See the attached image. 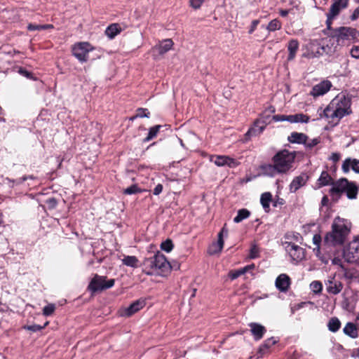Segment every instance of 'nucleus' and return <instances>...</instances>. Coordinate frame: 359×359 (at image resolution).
<instances>
[{
    "mask_svg": "<svg viewBox=\"0 0 359 359\" xmlns=\"http://www.w3.org/2000/svg\"><path fill=\"white\" fill-rule=\"evenodd\" d=\"M351 104V97L348 95L339 93L325 109L319 113V116L320 118H326L329 123L336 126L342 118L353 113Z\"/></svg>",
    "mask_w": 359,
    "mask_h": 359,
    "instance_id": "obj_1",
    "label": "nucleus"
},
{
    "mask_svg": "<svg viewBox=\"0 0 359 359\" xmlns=\"http://www.w3.org/2000/svg\"><path fill=\"white\" fill-rule=\"evenodd\" d=\"M331 228V231L325 236L324 243L331 246L344 245L351 232V222L338 216L334 219Z\"/></svg>",
    "mask_w": 359,
    "mask_h": 359,
    "instance_id": "obj_2",
    "label": "nucleus"
},
{
    "mask_svg": "<svg viewBox=\"0 0 359 359\" xmlns=\"http://www.w3.org/2000/svg\"><path fill=\"white\" fill-rule=\"evenodd\" d=\"M344 193L348 199H355L358 194V189L355 182L342 177L337 180L334 186L329 190V194L334 203L338 202Z\"/></svg>",
    "mask_w": 359,
    "mask_h": 359,
    "instance_id": "obj_3",
    "label": "nucleus"
},
{
    "mask_svg": "<svg viewBox=\"0 0 359 359\" xmlns=\"http://www.w3.org/2000/svg\"><path fill=\"white\" fill-rule=\"evenodd\" d=\"M296 157L297 151L283 149L273 155L271 162L274 163L278 168V174H287L293 169Z\"/></svg>",
    "mask_w": 359,
    "mask_h": 359,
    "instance_id": "obj_4",
    "label": "nucleus"
},
{
    "mask_svg": "<svg viewBox=\"0 0 359 359\" xmlns=\"http://www.w3.org/2000/svg\"><path fill=\"white\" fill-rule=\"evenodd\" d=\"M144 264L147 265L151 271L146 272L148 275H151L154 271L161 276H165L170 272L172 266L166 259L163 254L157 253L152 257L148 258L144 261Z\"/></svg>",
    "mask_w": 359,
    "mask_h": 359,
    "instance_id": "obj_5",
    "label": "nucleus"
},
{
    "mask_svg": "<svg viewBox=\"0 0 359 359\" xmlns=\"http://www.w3.org/2000/svg\"><path fill=\"white\" fill-rule=\"evenodd\" d=\"M330 36L334 39L339 43L348 41L350 42H356L359 40V31L352 27L341 26L335 28Z\"/></svg>",
    "mask_w": 359,
    "mask_h": 359,
    "instance_id": "obj_6",
    "label": "nucleus"
},
{
    "mask_svg": "<svg viewBox=\"0 0 359 359\" xmlns=\"http://www.w3.org/2000/svg\"><path fill=\"white\" fill-rule=\"evenodd\" d=\"M115 284L114 278L107 279V276L95 274L88 284V290L96 293L112 287Z\"/></svg>",
    "mask_w": 359,
    "mask_h": 359,
    "instance_id": "obj_7",
    "label": "nucleus"
},
{
    "mask_svg": "<svg viewBox=\"0 0 359 359\" xmlns=\"http://www.w3.org/2000/svg\"><path fill=\"white\" fill-rule=\"evenodd\" d=\"M93 50V47L88 42H78L72 48V55L81 62L88 61V53Z\"/></svg>",
    "mask_w": 359,
    "mask_h": 359,
    "instance_id": "obj_8",
    "label": "nucleus"
},
{
    "mask_svg": "<svg viewBox=\"0 0 359 359\" xmlns=\"http://www.w3.org/2000/svg\"><path fill=\"white\" fill-rule=\"evenodd\" d=\"M283 245L292 261L298 262L305 257V250L302 247L287 241L284 242Z\"/></svg>",
    "mask_w": 359,
    "mask_h": 359,
    "instance_id": "obj_9",
    "label": "nucleus"
},
{
    "mask_svg": "<svg viewBox=\"0 0 359 359\" xmlns=\"http://www.w3.org/2000/svg\"><path fill=\"white\" fill-rule=\"evenodd\" d=\"M339 278H344L347 284H351L353 281L359 283V271L355 268H347L341 265V271L337 273Z\"/></svg>",
    "mask_w": 359,
    "mask_h": 359,
    "instance_id": "obj_10",
    "label": "nucleus"
},
{
    "mask_svg": "<svg viewBox=\"0 0 359 359\" xmlns=\"http://www.w3.org/2000/svg\"><path fill=\"white\" fill-rule=\"evenodd\" d=\"M324 47L321 46L317 41H311L306 45V51L303 57L311 59L323 55Z\"/></svg>",
    "mask_w": 359,
    "mask_h": 359,
    "instance_id": "obj_11",
    "label": "nucleus"
},
{
    "mask_svg": "<svg viewBox=\"0 0 359 359\" xmlns=\"http://www.w3.org/2000/svg\"><path fill=\"white\" fill-rule=\"evenodd\" d=\"M210 161L219 167L227 165L229 168H236L239 165L237 160L224 155L211 156Z\"/></svg>",
    "mask_w": 359,
    "mask_h": 359,
    "instance_id": "obj_12",
    "label": "nucleus"
},
{
    "mask_svg": "<svg viewBox=\"0 0 359 359\" xmlns=\"http://www.w3.org/2000/svg\"><path fill=\"white\" fill-rule=\"evenodd\" d=\"M337 274H335L333 277H330L329 279L325 282L326 290L329 294H338L343 290L344 285L340 280L341 278L337 279Z\"/></svg>",
    "mask_w": 359,
    "mask_h": 359,
    "instance_id": "obj_13",
    "label": "nucleus"
},
{
    "mask_svg": "<svg viewBox=\"0 0 359 359\" xmlns=\"http://www.w3.org/2000/svg\"><path fill=\"white\" fill-rule=\"evenodd\" d=\"M259 119H256L254 121L253 126L250 127L247 133L245 134V141H249L252 137H256L259 135L264 130L266 123L263 121L262 125H259L260 123Z\"/></svg>",
    "mask_w": 359,
    "mask_h": 359,
    "instance_id": "obj_14",
    "label": "nucleus"
},
{
    "mask_svg": "<svg viewBox=\"0 0 359 359\" xmlns=\"http://www.w3.org/2000/svg\"><path fill=\"white\" fill-rule=\"evenodd\" d=\"M332 86V84L330 81L323 80L312 88L310 94L314 97L322 96L327 93Z\"/></svg>",
    "mask_w": 359,
    "mask_h": 359,
    "instance_id": "obj_15",
    "label": "nucleus"
},
{
    "mask_svg": "<svg viewBox=\"0 0 359 359\" xmlns=\"http://www.w3.org/2000/svg\"><path fill=\"white\" fill-rule=\"evenodd\" d=\"M309 180V176L305 172H302L299 176L295 177L290 184V191L291 193H295L301 187L306 185Z\"/></svg>",
    "mask_w": 359,
    "mask_h": 359,
    "instance_id": "obj_16",
    "label": "nucleus"
},
{
    "mask_svg": "<svg viewBox=\"0 0 359 359\" xmlns=\"http://www.w3.org/2000/svg\"><path fill=\"white\" fill-rule=\"evenodd\" d=\"M349 3L350 0H331V5L328 11L339 16L343 11L348 7Z\"/></svg>",
    "mask_w": 359,
    "mask_h": 359,
    "instance_id": "obj_17",
    "label": "nucleus"
},
{
    "mask_svg": "<svg viewBox=\"0 0 359 359\" xmlns=\"http://www.w3.org/2000/svg\"><path fill=\"white\" fill-rule=\"evenodd\" d=\"M250 332L255 341H259L263 338L266 332V329L262 325L257 323H250L249 324Z\"/></svg>",
    "mask_w": 359,
    "mask_h": 359,
    "instance_id": "obj_18",
    "label": "nucleus"
},
{
    "mask_svg": "<svg viewBox=\"0 0 359 359\" xmlns=\"http://www.w3.org/2000/svg\"><path fill=\"white\" fill-rule=\"evenodd\" d=\"M275 284L279 291L285 292L290 286L291 279L287 274L281 273L276 278Z\"/></svg>",
    "mask_w": 359,
    "mask_h": 359,
    "instance_id": "obj_19",
    "label": "nucleus"
},
{
    "mask_svg": "<svg viewBox=\"0 0 359 359\" xmlns=\"http://www.w3.org/2000/svg\"><path fill=\"white\" fill-rule=\"evenodd\" d=\"M174 43L171 39H167L161 41L158 44L152 48L154 53L156 52L158 55H163L172 49Z\"/></svg>",
    "mask_w": 359,
    "mask_h": 359,
    "instance_id": "obj_20",
    "label": "nucleus"
},
{
    "mask_svg": "<svg viewBox=\"0 0 359 359\" xmlns=\"http://www.w3.org/2000/svg\"><path fill=\"white\" fill-rule=\"evenodd\" d=\"M337 180H334L329 172L326 170H324L321 172L319 178L316 182L317 189L322 188L325 186L332 185L334 187Z\"/></svg>",
    "mask_w": 359,
    "mask_h": 359,
    "instance_id": "obj_21",
    "label": "nucleus"
},
{
    "mask_svg": "<svg viewBox=\"0 0 359 359\" xmlns=\"http://www.w3.org/2000/svg\"><path fill=\"white\" fill-rule=\"evenodd\" d=\"M299 48V42L296 39H290L287 44V49L288 51V55L287 60L288 62L292 61L297 55V53Z\"/></svg>",
    "mask_w": 359,
    "mask_h": 359,
    "instance_id": "obj_22",
    "label": "nucleus"
},
{
    "mask_svg": "<svg viewBox=\"0 0 359 359\" xmlns=\"http://www.w3.org/2000/svg\"><path fill=\"white\" fill-rule=\"evenodd\" d=\"M307 140H309L308 135L302 133L292 132L287 137V141L292 144H304Z\"/></svg>",
    "mask_w": 359,
    "mask_h": 359,
    "instance_id": "obj_23",
    "label": "nucleus"
},
{
    "mask_svg": "<svg viewBox=\"0 0 359 359\" xmlns=\"http://www.w3.org/2000/svg\"><path fill=\"white\" fill-rule=\"evenodd\" d=\"M145 300L144 299H137L133 302L126 309V316H131L145 306Z\"/></svg>",
    "mask_w": 359,
    "mask_h": 359,
    "instance_id": "obj_24",
    "label": "nucleus"
},
{
    "mask_svg": "<svg viewBox=\"0 0 359 359\" xmlns=\"http://www.w3.org/2000/svg\"><path fill=\"white\" fill-rule=\"evenodd\" d=\"M350 166L356 173H359V160L346 158L342 164L341 169L344 173H348L350 170Z\"/></svg>",
    "mask_w": 359,
    "mask_h": 359,
    "instance_id": "obj_25",
    "label": "nucleus"
},
{
    "mask_svg": "<svg viewBox=\"0 0 359 359\" xmlns=\"http://www.w3.org/2000/svg\"><path fill=\"white\" fill-rule=\"evenodd\" d=\"M278 342L274 337H270L266 339L259 347L257 353L259 354V357H262L267 353L269 349L275 345Z\"/></svg>",
    "mask_w": 359,
    "mask_h": 359,
    "instance_id": "obj_26",
    "label": "nucleus"
},
{
    "mask_svg": "<svg viewBox=\"0 0 359 359\" xmlns=\"http://www.w3.org/2000/svg\"><path fill=\"white\" fill-rule=\"evenodd\" d=\"M260 169L262 172L269 177H274L278 174V168H276L274 163H264L260 165Z\"/></svg>",
    "mask_w": 359,
    "mask_h": 359,
    "instance_id": "obj_27",
    "label": "nucleus"
},
{
    "mask_svg": "<svg viewBox=\"0 0 359 359\" xmlns=\"http://www.w3.org/2000/svg\"><path fill=\"white\" fill-rule=\"evenodd\" d=\"M343 332L346 335L353 339H355L358 337L357 327L353 323H347L343 329Z\"/></svg>",
    "mask_w": 359,
    "mask_h": 359,
    "instance_id": "obj_28",
    "label": "nucleus"
},
{
    "mask_svg": "<svg viewBox=\"0 0 359 359\" xmlns=\"http://www.w3.org/2000/svg\"><path fill=\"white\" fill-rule=\"evenodd\" d=\"M121 28L118 23H113L109 25L105 29V34L111 39L120 34Z\"/></svg>",
    "mask_w": 359,
    "mask_h": 359,
    "instance_id": "obj_29",
    "label": "nucleus"
},
{
    "mask_svg": "<svg viewBox=\"0 0 359 359\" xmlns=\"http://www.w3.org/2000/svg\"><path fill=\"white\" fill-rule=\"evenodd\" d=\"M271 201L272 194L270 192H264L261 195L260 203L266 212H269Z\"/></svg>",
    "mask_w": 359,
    "mask_h": 359,
    "instance_id": "obj_30",
    "label": "nucleus"
},
{
    "mask_svg": "<svg viewBox=\"0 0 359 359\" xmlns=\"http://www.w3.org/2000/svg\"><path fill=\"white\" fill-rule=\"evenodd\" d=\"M310 121V116L303 113L290 115L289 122L290 123H307Z\"/></svg>",
    "mask_w": 359,
    "mask_h": 359,
    "instance_id": "obj_31",
    "label": "nucleus"
},
{
    "mask_svg": "<svg viewBox=\"0 0 359 359\" xmlns=\"http://www.w3.org/2000/svg\"><path fill=\"white\" fill-rule=\"evenodd\" d=\"M341 322L337 317H332L327 323V328L332 332H337L341 327Z\"/></svg>",
    "mask_w": 359,
    "mask_h": 359,
    "instance_id": "obj_32",
    "label": "nucleus"
},
{
    "mask_svg": "<svg viewBox=\"0 0 359 359\" xmlns=\"http://www.w3.org/2000/svg\"><path fill=\"white\" fill-rule=\"evenodd\" d=\"M122 263L127 266L137 268L139 266V259L135 256L127 255L124 256L122 259Z\"/></svg>",
    "mask_w": 359,
    "mask_h": 359,
    "instance_id": "obj_33",
    "label": "nucleus"
},
{
    "mask_svg": "<svg viewBox=\"0 0 359 359\" xmlns=\"http://www.w3.org/2000/svg\"><path fill=\"white\" fill-rule=\"evenodd\" d=\"M250 212L245 208L238 210L237 215L233 218L235 223H240L243 219L248 218L250 215Z\"/></svg>",
    "mask_w": 359,
    "mask_h": 359,
    "instance_id": "obj_34",
    "label": "nucleus"
},
{
    "mask_svg": "<svg viewBox=\"0 0 359 359\" xmlns=\"http://www.w3.org/2000/svg\"><path fill=\"white\" fill-rule=\"evenodd\" d=\"M161 127L162 126L161 125H156L150 128L147 136L144 138L143 142H147L156 137Z\"/></svg>",
    "mask_w": 359,
    "mask_h": 359,
    "instance_id": "obj_35",
    "label": "nucleus"
},
{
    "mask_svg": "<svg viewBox=\"0 0 359 359\" xmlns=\"http://www.w3.org/2000/svg\"><path fill=\"white\" fill-rule=\"evenodd\" d=\"M339 16L334 14L333 13L327 11V12L326 13V25H327V29L330 31V33H332L333 32V30L335 29V28H333L332 27V25L333 23V21L337 19Z\"/></svg>",
    "mask_w": 359,
    "mask_h": 359,
    "instance_id": "obj_36",
    "label": "nucleus"
},
{
    "mask_svg": "<svg viewBox=\"0 0 359 359\" xmlns=\"http://www.w3.org/2000/svg\"><path fill=\"white\" fill-rule=\"evenodd\" d=\"M226 224L222 228L221 231L218 233V239H217V245H218V252L222 251L224 247V238L223 236L228 235V229L226 228Z\"/></svg>",
    "mask_w": 359,
    "mask_h": 359,
    "instance_id": "obj_37",
    "label": "nucleus"
},
{
    "mask_svg": "<svg viewBox=\"0 0 359 359\" xmlns=\"http://www.w3.org/2000/svg\"><path fill=\"white\" fill-rule=\"evenodd\" d=\"M281 27V22L278 19L276 18L269 22L266 29L269 32H275L276 30L280 29Z\"/></svg>",
    "mask_w": 359,
    "mask_h": 359,
    "instance_id": "obj_38",
    "label": "nucleus"
},
{
    "mask_svg": "<svg viewBox=\"0 0 359 359\" xmlns=\"http://www.w3.org/2000/svg\"><path fill=\"white\" fill-rule=\"evenodd\" d=\"M142 192V189L140 188L139 186L136 184H133L130 187L125 189L123 191V193L126 195L136 194Z\"/></svg>",
    "mask_w": 359,
    "mask_h": 359,
    "instance_id": "obj_39",
    "label": "nucleus"
},
{
    "mask_svg": "<svg viewBox=\"0 0 359 359\" xmlns=\"http://www.w3.org/2000/svg\"><path fill=\"white\" fill-rule=\"evenodd\" d=\"M56 309L55 304H48L45 306L43 309V315L45 316H50L53 314Z\"/></svg>",
    "mask_w": 359,
    "mask_h": 359,
    "instance_id": "obj_40",
    "label": "nucleus"
},
{
    "mask_svg": "<svg viewBox=\"0 0 359 359\" xmlns=\"http://www.w3.org/2000/svg\"><path fill=\"white\" fill-rule=\"evenodd\" d=\"M174 248L172 241L170 239H167L161 244V248L166 252H170Z\"/></svg>",
    "mask_w": 359,
    "mask_h": 359,
    "instance_id": "obj_41",
    "label": "nucleus"
},
{
    "mask_svg": "<svg viewBox=\"0 0 359 359\" xmlns=\"http://www.w3.org/2000/svg\"><path fill=\"white\" fill-rule=\"evenodd\" d=\"M18 72L23 76L29 79H31V80H33V81H36L37 80V78L34 76V74L31 72H29L28 70H27L25 68H20Z\"/></svg>",
    "mask_w": 359,
    "mask_h": 359,
    "instance_id": "obj_42",
    "label": "nucleus"
},
{
    "mask_svg": "<svg viewBox=\"0 0 359 359\" xmlns=\"http://www.w3.org/2000/svg\"><path fill=\"white\" fill-rule=\"evenodd\" d=\"M311 288L316 294L320 293L323 290V285L320 281L315 280L311 283Z\"/></svg>",
    "mask_w": 359,
    "mask_h": 359,
    "instance_id": "obj_43",
    "label": "nucleus"
},
{
    "mask_svg": "<svg viewBox=\"0 0 359 359\" xmlns=\"http://www.w3.org/2000/svg\"><path fill=\"white\" fill-rule=\"evenodd\" d=\"M136 114L137 116H138V118H149L150 112L148 111L147 109L140 107L137 109Z\"/></svg>",
    "mask_w": 359,
    "mask_h": 359,
    "instance_id": "obj_44",
    "label": "nucleus"
},
{
    "mask_svg": "<svg viewBox=\"0 0 359 359\" xmlns=\"http://www.w3.org/2000/svg\"><path fill=\"white\" fill-rule=\"evenodd\" d=\"M244 273H245V271H243L242 269H240L236 271H230L229 273V277L231 280H234Z\"/></svg>",
    "mask_w": 359,
    "mask_h": 359,
    "instance_id": "obj_45",
    "label": "nucleus"
},
{
    "mask_svg": "<svg viewBox=\"0 0 359 359\" xmlns=\"http://www.w3.org/2000/svg\"><path fill=\"white\" fill-rule=\"evenodd\" d=\"M46 324L47 323H46L44 326H41L39 325H25L24 326V329L32 331L33 332H36L43 329Z\"/></svg>",
    "mask_w": 359,
    "mask_h": 359,
    "instance_id": "obj_46",
    "label": "nucleus"
},
{
    "mask_svg": "<svg viewBox=\"0 0 359 359\" xmlns=\"http://www.w3.org/2000/svg\"><path fill=\"white\" fill-rule=\"evenodd\" d=\"M289 117H290V115L277 114V115L273 116L272 120L275 122L285 121H289Z\"/></svg>",
    "mask_w": 359,
    "mask_h": 359,
    "instance_id": "obj_47",
    "label": "nucleus"
},
{
    "mask_svg": "<svg viewBox=\"0 0 359 359\" xmlns=\"http://www.w3.org/2000/svg\"><path fill=\"white\" fill-rule=\"evenodd\" d=\"M320 143V140L318 138H314L313 140H311L310 141H306V143H304V145L306 148L312 149L314 147H316L317 144Z\"/></svg>",
    "mask_w": 359,
    "mask_h": 359,
    "instance_id": "obj_48",
    "label": "nucleus"
},
{
    "mask_svg": "<svg viewBox=\"0 0 359 359\" xmlns=\"http://www.w3.org/2000/svg\"><path fill=\"white\" fill-rule=\"evenodd\" d=\"M205 0H189L190 6L194 9H198Z\"/></svg>",
    "mask_w": 359,
    "mask_h": 359,
    "instance_id": "obj_49",
    "label": "nucleus"
},
{
    "mask_svg": "<svg viewBox=\"0 0 359 359\" xmlns=\"http://www.w3.org/2000/svg\"><path fill=\"white\" fill-rule=\"evenodd\" d=\"M42 25H36L32 23H29L27 28L28 31H36V30H43Z\"/></svg>",
    "mask_w": 359,
    "mask_h": 359,
    "instance_id": "obj_50",
    "label": "nucleus"
},
{
    "mask_svg": "<svg viewBox=\"0 0 359 359\" xmlns=\"http://www.w3.org/2000/svg\"><path fill=\"white\" fill-rule=\"evenodd\" d=\"M351 55L356 59H359V46H354L351 50Z\"/></svg>",
    "mask_w": 359,
    "mask_h": 359,
    "instance_id": "obj_51",
    "label": "nucleus"
},
{
    "mask_svg": "<svg viewBox=\"0 0 359 359\" xmlns=\"http://www.w3.org/2000/svg\"><path fill=\"white\" fill-rule=\"evenodd\" d=\"M259 256V250H258V248L255 246V245H253L251 248H250V258L252 259H255L256 257H257Z\"/></svg>",
    "mask_w": 359,
    "mask_h": 359,
    "instance_id": "obj_52",
    "label": "nucleus"
},
{
    "mask_svg": "<svg viewBox=\"0 0 359 359\" xmlns=\"http://www.w3.org/2000/svg\"><path fill=\"white\" fill-rule=\"evenodd\" d=\"M359 18V6L357 7L350 15L349 19L351 21L353 22L357 20Z\"/></svg>",
    "mask_w": 359,
    "mask_h": 359,
    "instance_id": "obj_53",
    "label": "nucleus"
},
{
    "mask_svg": "<svg viewBox=\"0 0 359 359\" xmlns=\"http://www.w3.org/2000/svg\"><path fill=\"white\" fill-rule=\"evenodd\" d=\"M321 242H322V238L320 234L316 233L313 236V243L316 247L320 246Z\"/></svg>",
    "mask_w": 359,
    "mask_h": 359,
    "instance_id": "obj_54",
    "label": "nucleus"
},
{
    "mask_svg": "<svg viewBox=\"0 0 359 359\" xmlns=\"http://www.w3.org/2000/svg\"><path fill=\"white\" fill-rule=\"evenodd\" d=\"M259 20H254L252 21L250 29L248 31V33L250 34H252L255 32V30L257 29V27L259 25Z\"/></svg>",
    "mask_w": 359,
    "mask_h": 359,
    "instance_id": "obj_55",
    "label": "nucleus"
},
{
    "mask_svg": "<svg viewBox=\"0 0 359 359\" xmlns=\"http://www.w3.org/2000/svg\"><path fill=\"white\" fill-rule=\"evenodd\" d=\"M46 203L48 205L49 208H54L56 207L57 202L55 198H50L47 199Z\"/></svg>",
    "mask_w": 359,
    "mask_h": 359,
    "instance_id": "obj_56",
    "label": "nucleus"
},
{
    "mask_svg": "<svg viewBox=\"0 0 359 359\" xmlns=\"http://www.w3.org/2000/svg\"><path fill=\"white\" fill-rule=\"evenodd\" d=\"M163 191V185L161 184H158L153 190V194L154 195H159Z\"/></svg>",
    "mask_w": 359,
    "mask_h": 359,
    "instance_id": "obj_57",
    "label": "nucleus"
},
{
    "mask_svg": "<svg viewBox=\"0 0 359 359\" xmlns=\"http://www.w3.org/2000/svg\"><path fill=\"white\" fill-rule=\"evenodd\" d=\"M330 159L332 160L333 162L336 163L339 161L340 154L338 153H332Z\"/></svg>",
    "mask_w": 359,
    "mask_h": 359,
    "instance_id": "obj_58",
    "label": "nucleus"
},
{
    "mask_svg": "<svg viewBox=\"0 0 359 359\" xmlns=\"http://www.w3.org/2000/svg\"><path fill=\"white\" fill-rule=\"evenodd\" d=\"M292 9H280L279 14L281 17H286Z\"/></svg>",
    "mask_w": 359,
    "mask_h": 359,
    "instance_id": "obj_59",
    "label": "nucleus"
},
{
    "mask_svg": "<svg viewBox=\"0 0 359 359\" xmlns=\"http://www.w3.org/2000/svg\"><path fill=\"white\" fill-rule=\"evenodd\" d=\"M255 267V264H252L247 265L245 267L242 268V270L245 271V273L246 272L249 271L250 270L254 269Z\"/></svg>",
    "mask_w": 359,
    "mask_h": 359,
    "instance_id": "obj_60",
    "label": "nucleus"
},
{
    "mask_svg": "<svg viewBox=\"0 0 359 359\" xmlns=\"http://www.w3.org/2000/svg\"><path fill=\"white\" fill-rule=\"evenodd\" d=\"M328 203H329V198H328L327 196L325 195L322 198L321 204H322V205L325 206V205H327Z\"/></svg>",
    "mask_w": 359,
    "mask_h": 359,
    "instance_id": "obj_61",
    "label": "nucleus"
},
{
    "mask_svg": "<svg viewBox=\"0 0 359 359\" xmlns=\"http://www.w3.org/2000/svg\"><path fill=\"white\" fill-rule=\"evenodd\" d=\"M313 251L315 252L316 257H318V258L321 256L320 246H318L316 248H314Z\"/></svg>",
    "mask_w": 359,
    "mask_h": 359,
    "instance_id": "obj_62",
    "label": "nucleus"
},
{
    "mask_svg": "<svg viewBox=\"0 0 359 359\" xmlns=\"http://www.w3.org/2000/svg\"><path fill=\"white\" fill-rule=\"evenodd\" d=\"M41 28L43 29V30H46V29H53L54 26L52 24H46V25H42Z\"/></svg>",
    "mask_w": 359,
    "mask_h": 359,
    "instance_id": "obj_63",
    "label": "nucleus"
},
{
    "mask_svg": "<svg viewBox=\"0 0 359 359\" xmlns=\"http://www.w3.org/2000/svg\"><path fill=\"white\" fill-rule=\"evenodd\" d=\"M332 264H339L340 266L341 265H343L341 264V261L339 258H337V257H334L333 259H332Z\"/></svg>",
    "mask_w": 359,
    "mask_h": 359,
    "instance_id": "obj_64",
    "label": "nucleus"
}]
</instances>
